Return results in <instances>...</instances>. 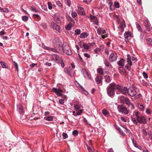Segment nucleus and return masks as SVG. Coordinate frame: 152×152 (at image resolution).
<instances>
[{"mask_svg": "<svg viewBox=\"0 0 152 152\" xmlns=\"http://www.w3.org/2000/svg\"><path fill=\"white\" fill-rule=\"evenodd\" d=\"M62 50L63 53L70 56L72 54V52L70 48L66 43H64L62 46Z\"/></svg>", "mask_w": 152, "mask_h": 152, "instance_id": "1", "label": "nucleus"}, {"mask_svg": "<svg viewBox=\"0 0 152 152\" xmlns=\"http://www.w3.org/2000/svg\"><path fill=\"white\" fill-rule=\"evenodd\" d=\"M115 88L114 86V83H112L110 84L107 88V92L108 95L110 96H113L115 94Z\"/></svg>", "mask_w": 152, "mask_h": 152, "instance_id": "2", "label": "nucleus"}, {"mask_svg": "<svg viewBox=\"0 0 152 152\" xmlns=\"http://www.w3.org/2000/svg\"><path fill=\"white\" fill-rule=\"evenodd\" d=\"M42 47L45 49L50 51L52 52L55 53H63L62 50H58L57 48L54 47V48H50L49 47L46 46L45 45H42Z\"/></svg>", "mask_w": 152, "mask_h": 152, "instance_id": "3", "label": "nucleus"}, {"mask_svg": "<svg viewBox=\"0 0 152 152\" xmlns=\"http://www.w3.org/2000/svg\"><path fill=\"white\" fill-rule=\"evenodd\" d=\"M62 42L59 39H57L55 41V42H54V47L57 48L58 50H62Z\"/></svg>", "mask_w": 152, "mask_h": 152, "instance_id": "4", "label": "nucleus"}, {"mask_svg": "<svg viewBox=\"0 0 152 152\" xmlns=\"http://www.w3.org/2000/svg\"><path fill=\"white\" fill-rule=\"evenodd\" d=\"M118 111L126 115L128 113V111L127 109L123 105H119L118 106Z\"/></svg>", "mask_w": 152, "mask_h": 152, "instance_id": "5", "label": "nucleus"}, {"mask_svg": "<svg viewBox=\"0 0 152 152\" xmlns=\"http://www.w3.org/2000/svg\"><path fill=\"white\" fill-rule=\"evenodd\" d=\"M118 58L117 54L115 53H111L109 56V60L111 62L116 61Z\"/></svg>", "mask_w": 152, "mask_h": 152, "instance_id": "6", "label": "nucleus"}, {"mask_svg": "<svg viewBox=\"0 0 152 152\" xmlns=\"http://www.w3.org/2000/svg\"><path fill=\"white\" fill-rule=\"evenodd\" d=\"M136 91L133 87H129L128 88L127 94L130 96L133 97L136 94Z\"/></svg>", "mask_w": 152, "mask_h": 152, "instance_id": "7", "label": "nucleus"}, {"mask_svg": "<svg viewBox=\"0 0 152 152\" xmlns=\"http://www.w3.org/2000/svg\"><path fill=\"white\" fill-rule=\"evenodd\" d=\"M127 64L126 65L125 67L129 70L131 69L130 66L132 65V63L131 61V57L129 55H127Z\"/></svg>", "mask_w": 152, "mask_h": 152, "instance_id": "8", "label": "nucleus"}, {"mask_svg": "<svg viewBox=\"0 0 152 152\" xmlns=\"http://www.w3.org/2000/svg\"><path fill=\"white\" fill-rule=\"evenodd\" d=\"M103 77L99 75H97L95 78V80L96 83L100 86H101L102 84Z\"/></svg>", "mask_w": 152, "mask_h": 152, "instance_id": "9", "label": "nucleus"}, {"mask_svg": "<svg viewBox=\"0 0 152 152\" xmlns=\"http://www.w3.org/2000/svg\"><path fill=\"white\" fill-rule=\"evenodd\" d=\"M137 122L140 124H145L147 122V121L145 117L143 116H140L138 117L137 118Z\"/></svg>", "mask_w": 152, "mask_h": 152, "instance_id": "10", "label": "nucleus"}, {"mask_svg": "<svg viewBox=\"0 0 152 152\" xmlns=\"http://www.w3.org/2000/svg\"><path fill=\"white\" fill-rule=\"evenodd\" d=\"M144 25L145 26V29L148 31H149L151 29L150 27V23L148 20H146L144 22Z\"/></svg>", "mask_w": 152, "mask_h": 152, "instance_id": "11", "label": "nucleus"}, {"mask_svg": "<svg viewBox=\"0 0 152 152\" xmlns=\"http://www.w3.org/2000/svg\"><path fill=\"white\" fill-rule=\"evenodd\" d=\"M82 72L85 77H87L89 79H91L92 77L91 74L88 73L86 69H83L82 71Z\"/></svg>", "mask_w": 152, "mask_h": 152, "instance_id": "12", "label": "nucleus"}, {"mask_svg": "<svg viewBox=\"0 0 152 152\" xmlns=\"http://www.w3.org/2000/svg\"><path fill=\"white\" fill-rule=\"evenodd\" d=\"M78 13L79 15H85L86 12L83 8L81 7L78 6Z\"/></svg>", "mask_w": 152, "mask_h": 152, "instance_id": "13", "label": "nucleus"}, {"mask_svg": "<svg viewBox=\"0 0 152 152\" xmlns=\"http://www.w3.org/2000/svg\"><path fill=\"white\" fill-rule=\"evenodd\" d=\"M51 28L53 29H56L57 31H58L59 32H61V30L60 29L59 26L57 25L56 24L54 23H52L51 24Z\"/></svg>", "mask_w": 152, "mask_h": 152, "instance_id": "14", "label": "nucleus"}, {"mask_svg": "<svg viewBox=\"0 0 152 152\" xmlns=\"http://www.w3.org/2000/svg\"><path fill=\"white\" fill-rule=\"evenodd\" d=\"M17 110L19 112L20 114L23 113L24 112L23 106L22 104H17Z\"/></svg>", "mask_w": 152, "mask_h": 152, "instance_id": "15", "label": "nucleus"}, {"mask_svg": "<svg viewBox=\"0 0 152 152\" xmlns=\"http://www.w3.org/2000/svg\"><path fill=\"white\" fill-rule=\"evenodd\" d=\"M54 18L57 23H60L59 14V13H57L55 14L54 15Z\"/></svg>", "mask_w": 152, "mask_h": 152, "instance_id": "16", "label": "nucleus"}, {"mask_svg": "<svg viewBox=\"0 0 152 152\" xmlns=\"http://www.w3.org/2000/svg\"><path fill=\"white\" fill-rule=\"evenodd\" d=\"M66 16L67 20L71 22L70 23H72V25H74L75 23V20L67 14L66 15Z\"/></svg>", "mask_w": 152, "mask_h": 152, "instance_id": "17", "label": "nucleus"}, {"mask_svg": "<svg viewBox=\"0 0 152 152\" xmlns=\"http://www.w3.org/2000/svg\"><path fill=\"white\" fill-rule=\"evenodd\" d=\"M124 36L126 39L128 40V39L129 37H131V34L129 31H126L124 34Z\"/></svg>", "mask_w": 152, "mask_h": 152, "instance_id": "18", "label": "nucleus"}, {"mask_svg": "<svg viewBox=\"0 0 152 152\" xmlns=\"http://www.w3.org/2000/svg\"><path fill=\"white\" fill-rule=\"evenodd\" d=\"M104 64L106 66L109 67L110 68H112V66L110 62L108 61L107 59H105L104 60Z\"/></svg>", "mask_w": 152, "mask_h": 152, "instance_id": "19", "label": "nucleus"}, {"mask_svg": "<svg viewBox=\"0 0 152 152\" xmlns=\"http://www.w3.org/2000/svg\"><path fill=\"white\" fill-rule=\"evenodd\" d=\"M125 61V60L123 58H122L117 62V64L119 66H124V65Z\"/></svg>", "mask_w": 152, "mask_h": 152, "instance_id": "20", "label": "nucleus"}, {"mask_svg": "<svg viewBox=\"0 0 152 152\" xmlns=\"http://www.w3.org/2000/svg\"><path fill=\"white\" fill-rule=\"evenodd\" d=\"M128 88L127 87H123L122 89L121 90V91L120 93L124 95H126L128 93Z\"/></svg>", "mask_w": 152, "mask_h": 152, "instance_id": "21", "label": "nucleus"}, {"mask_svg": "<svg viewBox=\"0 0 152 152\" xmlns=\"http://www.w3.org/2000/svg\"><path fill=\"white\" fill-rule=\"evenodd\" d=\"M102 112L103 114L106 117H108L110 115L109 112L105 109H104L102 110Z\"/></svg>", "mask_w": 152, "mask_h": 152, "instance_id": "22", "label": "nucleus"}, {"mask_svg": "<svg viewBox=\"0 0 152 152\" xmlns=\"http://www.w3.org/2000/svg\"><path fill=\"white\" fill-rule=\"evenodd\" d=\"M114 86L115 90L117 89L120 92H121V90L122 89L123 87L121 86L117 85L115 83H114Z\"/></svg>", "mask_w": 152, "mask_h": 152, "instance_id": "23", "label": "nucleus"}, {"mask_svg": "<svg viewBox=\"0 0 152 152\" xmlns=\"http://www.w3.org/2000/svg\"><path fill=\"white\" fill-rule=\"evenodd\" d=\"M64 71L66 73L69 75L70 76H72V71L70 69H68L66 68L64 69Z\"/></svg>", "mask_w": 152, "mask_h": 152, "instance_id": "24", "label": "nucleus"}, {"mask_svg": "<svg viewBox=\"0 0 152 152\" xmlns=\"http://www.w3.org/2000/svg\"><path fill=\"white\" fill-rule=\"evenodd\" d=\"M123 97L125 103L128 105H130L131 103L129 99L128 98L124 97V96H123Z\"/></svg>", "mask_w": 152, "mask_h": 152, "instance_id": "25", "label": "nucleus"}, {"mask_svg": "<svg viewBox=\"0 0 152 152\" xmlns=\"http://www.w3.org/2000/svg\"><path fill=\"white\" fill-rule=\"evenodd\" d=\"M52 91L54 92H63V91L60 88H58V89L56 88H53L52 89Z\"/></svg>", "mask_w": 152, "mask_h": 152, "instance_id": "26", "label": "nucleus"}, {"mask_svg": "<svg viewBox=\"0 0 152 152\" xmlns=\"http://www.w3.org/2000/svg\"><path fill=\"white\" fill-rule=\"evenodd\" d=\"M105 81L107 83H108L110 82L111 81V79L109 76L106 75L104 77Z\"/></svg>", "mask_w": 152, "mask_h": 152, "instance_id": "27", "label": "nucleus"}, {"mask_svg": "<svg viewBox=\"0 0 152 152\" xmlns=\"http://www.w3.org/2000/svg\"><path fill=\"white\" fill-rule=\"evenodd\" d=\"M88 35V34L87 33L85 32H83L80 34V37L81 38H83L85 37H87Z\"/></svg>", "mask_w": 152, "mask_h": 152, "instance_id": "28", "label": "nucleus"}, {"mask_svg": "<svg viewBox=\"0 0 152 152\" xmlns=\"http://www.w3.org/2000/svg\"><path fill=\"white\" fill-rule=\"evenodd\" d=\"M74 25H72V23H69L65 27L66 29V30H69L71 29L72 27Z\"/></svg>", "mask_w": 152, "mask_h": 152, "instance_id": "29", "label": "nucleus"}, {"mask_svg": "<svg viewBox=\"0 0 152 152\" xmlns=\"http://www.w3.org/2000/svg\"><path fill=\"white\" fill-rule=\"evenodd\" d=\"M97 72L100 75H103L104 73L103 69L101 68H99L97 69Z\"/></svg>", "mask_w": 152, "mask_h": 152, "instance_id": "30", "label": "nucleus"}, {"mask_svg": "<svg viewBox=\"0 0 152 152\" xmlns=\"http://www.w3.org/2000/svg\"><path fill=\"white\" fill-rule=\"evenodd\" d=\"M0 11L1 12L5 13H8L9 12V10L8 8H5L4 9L1 7H0Z\"/></svg>", "mask_w": 152, "mask_h": 152, "instance_id": "31", "label": "nucleus"}, {"mask_svg": "<svg viewBox=\"0 0 152 152\" xmlns=\"http://www.w3.org/2000/svg\"><path fill=\"white\" fill-rule=\"evenodd\" d=\"M137 107L139 109L142 111L144 110V107L143 105L142 104L138 103L137 105Z\"/></svg>", "mask_w": 152, "mask_h": 152, "instance_id": "32", "label": "nucleus"}, {"mask_svg": "<svg viewBox=\"0 0 152 152\" xmlns=\"http://www.w3.org/2000/svg\"><path fill=\"white\" fill-rule=\"evenodd\" d=\"M30 9L31 10L36 12H39L38 10L34 6H31L30 8Z\"/></svg>", "mask_w": 152, "mask_h": 152, "instance_id": "33", "label": "nucleus"}, {"mask_svg": "<svg viewBox=\"0 0 152 152\" xmlns=\"http://www.w3.org/2000/svg\"><path fill=\"white\" fill-rule=\"evenodd\" d=\"M135 24L136 25V27L138 29L139 31L142 32V29L141 28L140 25L137 22L135 23Z\"/></svg>", "mask_w": 152, "mask_h": 152, "instance_id": "34", "label": "nucleus"}, {"mask_svg": "<svg viewBox=\"0 0 152 152\" xmlns=\"http://www.w3.org/2000/svg\"><path fill=\"white\" fill-rule=\"evenodd\" d=\"M140 113L138 111H136L133 112V114L134 116H135V117L137 118L138 117L140 116L139 115Z\"/></svg>", "mask_w": 152, "mask_h": 152, "instance_id": "35", "label": "nucleus"}, {"mask_svg": "<svg viewBox=\"0 0 152 152\" xmlns=\"http://www.w3.org/2000/svg\"><path fill=\"white\" fill-rule=\"evenodd\" d=\"M147 42L148 44L152 46V39L151 38H147L146 39Z\"/></svg>", "mask_w": 152, "mask_h": 152, "instance_id": "36", "label": "nucleus"}, {"mask_svg": "<svg viewBox=\"0 0 152 152\" xmlns=\"http://www.w3.org/2000/svg\"><path fill=\"white\" fill-rule=\"evenodd\" d=\"M71 15L73 18H75L77 16V14L76 12L74 11H72L71 13Z\"/></svg>", "mask_w": 152, "mask_h": 152, "instance_id": "37", "label": "nucleus"}, {"mask_svg": "<svg viewBox=\"0 0 152 152\" xmlns=\"http://www.w3.org/2000/svg\"><path fill=\"white\" fill-rule=\"evenodd\" d=\"M0 64L3 68H7V64L5 63L3 61H1Z\"/></svg>", "mask_w": 152, "mask_h": 152, "instance_id": "38", "label": "nucleus"}, {"mask_svg": "<svg viewBox=\"0 0 152 152\" xmlns=\"http://www.w3.org/2000/svg\"><path fill=\"white\" fill-rule=\"evenodd\" d=\"M45 119L48 121H52L53 118L52 116H49L45 118Z\"/></svg>", "mask_w": 152, "mask_h": 152, "instance_id": "39", "label": "nucleus"}, {"mask_svg": "<svg viewBox=\"0 0 152 152\" xmlns=\"http://www.w3.org/2000/svg\"><path fill=\"white\" fill-rule=\"evenodd\" d=\"M65 2L69 7H70L71 4V0H65Z\"/></svg>", "mask_w": 152, "mask_h": 152, "instance_id": "40", "label": "nucleus"}, {"mask_svg": "<svg viewBox=\"0 0 152 152\" xmlns=\"http://www.w3.org/2000/svg\"><path fill=\"white\" fill-rule=\"evenodd\" d=\"M13 63H14V67H15V69L17 70V72H18V64L15 61H14Z\"/></svg>", "mask_w": 152, "mask_h": 152, "instance_id": "41", "label": "nucleus"}, {"mask_svg": "<svg viewBox=\"0 0 152 152\" xmlns=\"http://www.w3.org/2000/svg\"><path fill=\"white\" fill-rule=\"evenodd\" d=\"M87 147V150L89 152H94V149L92 148L91 147H89L88 145H86Z\"/></svg>", "mask_w": 152, "mask_h": 152, "instance_id": "42", "label": "nucleus"}, {"mask_svg": "<svg viewBox=\"0 0 152 152\" xmlns=\"http://www.w3.org/2000/svg\"><path fill=\"white\" fill-rule=\"evenodd\" d=\"M81 31L80 29H77L75 30V35H78L80 34Z\"/></svg>", "mask_w": 152, "mask_h": 152, "instance_id": "43", "label": "nucleus"}, {"mask_svg": "<svg viewBox=\"0 0 152 152\" xmlns=\"http://www.w3.org/2000/svg\"><path fill=\"white\" fill-rule=\"evenodd\" d=\"M22 19L24 21H26L28 19V17L27 16H23L22 17Z\"/></svg>", "mask_w": 152, "mask_h": 152, "instance_id": "44", "label": "nucleus"}, {"mask_svg": "<svg viewBox=\"0 0 152 152\" xmlns=\"http://www.w3.org/2000/svg\"><path fill=\"white\" fill-rule=\"evenodd\" d=\"M141 132H142L143 134L145 136H146L148 135L147 132L146 131L145 129H142L141 130Z\"/></svg>", "mask_w": 152, "mask_h": 152, "instance_id": "45", "label": "nucleus"}, {"mask_svg": "<svg viewBox=\"0 0 152 152\" xmlns=\"http://www.w3.org/2000/svg\"><path fill=\"white\" fill-rule=\"evenodd\" d=\"M131 121L133 122L136 125L137 124V123L136 121V119L134 118H133L132 117H131Z\"/></svg>", "mask_w": 152, "mask_h": 152, "instance_id": "46", "label": "nucleus"}, {"mask_svg": "<svg viewBox=\"0 0 152 152\" xmlns=\"http://www.w3.org/2000/svg\"><path fill=\"white\" fill-rule=\"evenodd\" d=\"M63 138L64 139H65L68 138V135L65 132H63L62 134Z\"/></svg>", "mask_w": 152, "mask_h": 152, "instance_id": "47", "label": "nucleus"}, {"mask_svg": "<svg viewBox=\"0 0 152 152\" xmlns=\"http://www.w3.org/2000/svg\"><path fill=\"white\" fill-rule=\"evenodd\" d=\"M83 46L84 48L86 50H88L89 48V46L85 43H83Z\"/></svg>", "mask_w": 152, "mask_h": 152, "instance_id": "48", "label": "nucleus"}, {"mask_svg": "<svg viewBox=\"0 0 152 152\" xmlns=\"http://www.w3.org/2000/svg\"><path fill=\"white\" fill-rule=\"evenodd\" d=\"M56 3L58 6L60 7L61 8H62V4L60 1H57L56 2Z\"/></svg>", "mask_w": 152, "mask_h": 152, "instance_id": "49", "label": "nucleus"}, {"mask_svg": "<svg viewBox=\"0 0 152 152\" xmlns=\"http://www.w3.org/2000/svg\"><path fill=\"white\" fill-rule=\"evenodd\" d=\"M75 109L76 110L80 109V106L78 104H75L74 106Z\"/></svg>", "mask_w": 152, "mask_h": 152, "instance_id": "50", "label": "nucleus"}, {"mask_svg": "<svg viewBox=\"0 0 152 152\" xmlns=\"http://www.w3.org/2000/svg\"><path fill=\"white\" fill-rule=\"evenodd\" d=\"M118 70L120 73L121 74H124V71L123 69L121 67H120L118 68Z\"/></svg>", "mask_w": 152, "mask_h": 152, "instance_id": "51", "label": "nucleus"}, {"mask_svg": "<svg viewBox=\"0 0 152 152\" xmlns=\"http://www.w3.org/2000/svg\"><path fill=\"white\" fill-rule=\"evenodd\" d=\"M132 142L134 145V146L136 148L138 147V145L136 143L135 141H134V139H132Z\"/></svg>", "mask_w": 152, "mask_h": 152, "instance_id": "52", "label": "nucleus"}, {"mask_svg": "<svg viewBox=\"0 0 152 152\" xmlns=\"http://www.w3.org/2000/svg\"><path fill=\"white\" fill-rule=\"evenodd\" d=\"M48 7L49 9L51 10L52 9V5L50 2H48Z\"/></svg>", "mask_w": 152, "mask_h": 152, "instance_id": "53", "label": "nucleus"}, {"mask_svg": "<svg viewBox=\"0 0 152 152\" xmlns=\"http://www.w3.org/2000/svg\"><path fill=\"white\" fill-rule=\"evenodd\" d=\"M102 28H97V33L99 35L101 33V31Z\"/></svg>", "mask_w": 152, "mask_h": 152, "instance_id": "54", "label": "nucleus"}, {"mask_svg": "<svg viewBox=\"0 0 152 152\" xmlns=\"http://www.w3.org/2000/svg\"><path fill=\"white\" fill-rule=\"evenodd\" d=\"M89 18L91 19H94L95 20H97V18L96 17L92 15H90L89 16Z\"/></svg>", "mask_w": 152, "mask_h": 152, "instance_id": "55", "label": "nucleus"}, {"mask_svg": "<svg viewBox=\"0 0 152 152\" xmlns=\"http://www.w3.org/2000/svg\"><path fill=\"white\" fill-rule=\"evenodd\" d=\"M42 8L43 10H44L45 11H47V8L46 5H44L42 6Z\"/></svg>", "mask_w": 152, "mask_h": 152, "instance_id": "56", "label": "nucleus"}, {"mask_svg": "<svg viewBox=\"0 0 152 152\" xmlns=\"http://www.w3.org/2000/svg\"><path fill=\"white\" fill-rule=\"evenodd\" d=\"M114 6L117 8H119L120 7L119 4V2H115Z\"/></svg>", "mask_w": 152, "mask_h": 152, "instance_id": "57", "label": "nucleus"}, {"mask_svg": "<svg viewBox=\"0 0 152 152\" xmlns=\"http://www.w3.org/2000/svg\"><path fill=\"white\" fill-rule=\"evenodd\" d=\"M92 0H83V1L84 3L88 4L89 3H90Z\"/></svg>", "mask_w": 152, "mask_h": 152, "instance_id": "58", "label": "nucleus"}, {"mask_svg": "<svg viewBox=\"0 0 152 152\" xmlns=\"http://www.w3.org/2000/svg\"><path fill=\"white\" fill-rule=\"evenodd\" d=\"M144 77L146 79L148 77V75L147 73L145 72H143L142 73Z\"/></svg>", "mask_w": 152, "mask_h": 152, "instance_id": "59", "label": "nucleus"}, {"mask_svg": "<svg viewBox=\"0 0 152 152\" xmlns=\"http://www.w3.org/2000/svg\"><path fill=\"white\" fill-rule=\"evenodd\" d=\"M72 134L74 135H76L78 134V132L77 130H75L72 132Z\"/></svg>", "mask_w": 152, "mask_h": 152, "instance_id": "60", "label": "nucleus"}, {"mask_svg": "<svg viewBox=\"0 0 152 152\" xmlns=\"http://www.w3.org/2000/svg\"><path fill=\"white\" fill-rule=\"evenodd\" d=\"M119 133L122 136H125L126 135L125 133L121 130L119 132Z\"/></svg>", "mask_w": 152, "mask_h": 152, "instance_id": "61", "label": "nucleus"}, {"mask_svg": "<svg viewBox=\"0 0 152 152\" xmlns=\"http://www.w3.org/2000/svg\"><path fill=\"white\" fill-rule=\"evenodd\" d=\"M59 102L61 104H62L64 103V100L63 99H61L59 100Z\"/></svg>", "mask_w": 152, "mask_h": 152, "instance_id": "62", "label": "nucleus"}, {"mask_svg": "<svg viewBox=\"0 0 152 152\" xmlns=\"http://www.w3.org/2000/svg\"><path fill=\"white\" fill-rule=\"evenodd\" d=\"M148 136L151 140H152V131H150L148 133Z\"/></svg>", "mask_w": 152, "mask_h": 152, "instance_id": "63", "label": "nucleus"}, {"mask_svg": "<svg viewBox=\"0 0 152 152\" xmlns=\"http://www.w3.org/2000/svg\"><path fill=\"white\" fill-rule=\"evenodd\" d=\"M37 65V64L36 63H32L31 64H30L29 65L30 67L31 68H33L35 66H36Z\"/></svg>", "mask_w": 152, "mask_h": 152, "instance_id": "64", "label": "nucleus"}]
</instances>
